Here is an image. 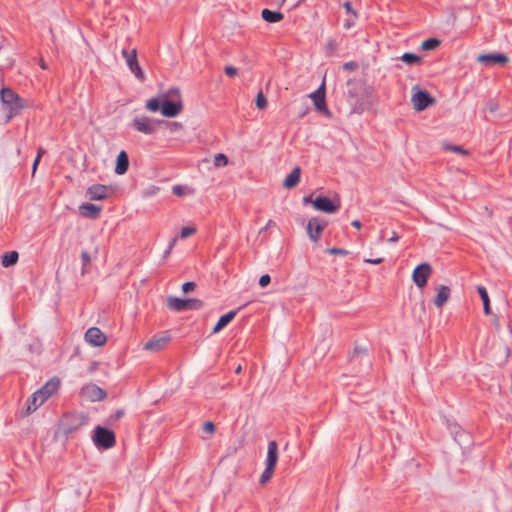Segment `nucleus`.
Segmentation results:
<instances>
[{
    "label": "nucleus",
    "instance_id": "f257e3e1",
    "mask_svg": "<svg viewBox=\"0 0 512 512\" xmlns=\"http://www.w3.org/2000/svg\"><path fill=\"white\" fill-rule=\"evenodd\" d=\"M183 109L180 91L171 88L162 95L161 113L165 117H175Z\"/></svg>",
    "mask_w": 512,
    "mask_h": 512
},
{
    "label": "nucleus",
    "instance_id": "f03ea898",
    "mask_svg": "<svg viewBox=\"0 0 512 512\" xmlns=\"http://www.w3.org/2000/svg\"><path fill=\"white\" fill-rule=\"evenodd\" d=\"M88 417L79 413H65L60 421V430L69 435L87 423Z\"/></svg>",
    "mask_w": 512,
    "mask_h": 512
},
{
    "label": "nucleus",
    "instance_id": "7ed1b4c3",
    "mask_svg": "<svg viewBox=\"0 0 512 512\" xmlns=\"http://www.w3.org/2000/svg\"><path fill=\"white\" fill-rule=\"evenodd\" d=\"M167 306L169 309L181 312L188 310H200L203 308L204 303L200 299L188 298L181 299L170 296L167 298Z\"/></svg>",
    "mask_w": 512,
    "mask_h": 512
},
{
    "label": "nucleus",
    "instance_id": "20e7f679",
    "mask_svg": "<svg viewBox=\"0 0 512 512\" xmlns=\"http://www.w3.org/2000/svg\"><path fill=\"white\" fill-rule=\"evenodd\" d=\"M93 441L97 447L110 449L116 443V437L112 430L97 426L94 430Z\"/></svg>",
    "mask_w": 512,
    "mask_h": 512
},
{
    "label": "nucleus",
    "instance_id": "39448f33",
    "mask_svg": "<svg viewBox=\"0 0 512 512\" xmlns=\"http://www.w3.org/2000/svg\"><path fill=\"white\" fill-rule=\"evenodd\" d=\"M412 92L411 101L414 109L417 111H423L428 106L435 103V99L427 91L421 90L418 86H413Z\"/></svg>",
    "mask_w": 512,
    "mask_h": 512
},
{
    "label": "nucleus",
    "instance_id": "423d86ee",
    "mask_svg": "<svg viewBox=\"0 0 512 512\" xmlns=\"http://www.w3.org/2000/svg\"><path fill=\"white\" fill-rule=\"evenodd\" d=\"M164 120H157L146 116L137 117L133 120L132 126L141 133L150 135L155 133L158 126H162Z\"/></svg>",
    "mask_w": 512,
    "mask_h": 512
},
{
    "label": "nucleus",
    "instance_id": "0eeeda50",
    "mask_svg": "<svg viewBox=\"0 0 512 512\" xmlns=\"http://www.w3.org/2000/svg\"><path fill=\"white\" fill-rule=\"evenodd\" d=\"M0 98L3 104L9 107L11 113L19 111L23 107L22 99L10 88H2Z\"/></svg>",
    "mask_w": 512,
    "mask_h": 512
},
{
    "label": "nucleus",
    "instance_id": "6e6552de",
    "mask_svg": "<svg viewBox=\"0 0 512 512\" xmlns=\"http://www.w3.org/2000/svg\"><path fill=\"white\" fill-rule=\"evenodd\" d=\"M432 273V267L428 263H422L415 267L412 273V279L418 288H424L427 285L428 278Z\"/></svg>",
    "mask_w": 512,
    "mask_h": 512
},
{
    "label": "nucleus",
    "instance_id": "1a4fd4ad",
    "mask_svg": "<svg viewBox=\"0 0 512 512\" xmlns=\"http://www.w3.org/2000/svg\"><path fill=\"white\" fill-rule=\"evenodd\" d=\"M326 226H327L326 221L320 220L317 217L311 218L307 224V234H308L309 238L312 241L317 242L320 239L321 234L324 231V229L326 228Z\"/></svg>",
    "mask_w": 512,
    "mask_h": 512
},
{
    "label": "nucleus",
    "instance_id": "9d476101",
    "mask_svg": "<svg viewBox=\"0 0 512 512\" xmlns=\"http://www.w3.org/2000/svg\"><path fill=\"white\" fill-rule=\"evenodd\" d=\"M81 395L92 401H102L106 398V392L95 384H88L81 389Z\"/></svg>",
    "mask_w": 512,
    "mask_h": 512
},
{
    "label": "nucleus",
    "instance_id": "9b49d317",
    "mask_svg": "<svg viewBox=\"0 0 512 512\" xmlns=\"http://www.w3.org/2000/svg\"><path fill=\"white\" fill-rule=\"evenodd\" d=\"M313 207L325 213H336L340 208V203H335L325 196H319L313 201Z\"/></svg>",
    "mask_w": 512,
    "mask_h": 512
},
{
    "label": "nucleus",
    "instance_id": "f8f14e48",
    "mask_svg": "<svg viewBox=\"0 0 512 512\" xmlns=\"http://www.w3.org/2000/svg\"><path fill=\"white\" fill-rule=\"evenodd\" d=\"M84 338L87 343L94 347L103 346L107 341L105 334L98 327L89 328Z\"/></svg>",
    "mask_w": 512,
    "mask_h": 512
},
{
    "label": "nucleus",
    "instance_id": "ddd939ff",
    "mask_svg": "<svg viewBox=\"0 0 512 512\" xmlns=\"http://www.w3.org/2000/svg\"><path fill=\"white\" fill-rule=\"evenodd\" d=\"M310 98L313 100L317 111L330 114L325 100V83L323 82L320 87L313 93L310 94Z\"/></svg>",
    "mask_w": 512,
    "mask_h": 512
},
{
    "label": "nucleus",
    "instance_id": "4468645a",
    "mask_svg": "<svg viewBox=\"0 0 512 512\" xmlns=\"http://www.w3.org/2000/svg\"><path fill=\"white\" fill-rule=\"evenodd\" d=\"M126 63L130 71L134 74V76L141 82H144L146 77L141 67L139 66L137 52L135 49L130 51L129 58L127 59Z\"/></svg>",
    "mask_w": 512,
    "mask_h": 512
},
{
    "label": "nucleus",
    "instance_id": "2eb2a0df",
    "mask_svg": "<svg viewBox=\"0 0 512 512\" xmlns=\"http://www.w3.org/2000/svg\"><path fill=\"white\" fill-rule=\"evenodd\" d=\"M350 362L353 365H364L367 369L371 366V361L369 359L367 350L365 348L356 347L354 352L350 356Z\"/></svg>",
    "mask_w": 512,
    "mask_h": 512
},
{
    "label": "nucleus",
    "instance_id": "dca6fc26",
    "mask_svg": "<svg viewBox=\"0 0 512 512\" xmlns=\"http://www.w3.org/2000/svg\"><path fill=\"white\" fill-rule=\"evenodd\" d=\"M477 60L480 63L490 66L493 64H506L508 62V57L502 53L480 54Z\"/></svg>",
    "mask_w": 512,
    "mask_h": 512
},
{
    "label": "nucleus",
    "instance_id": "f3484780",
    "mask_svg": "<svg viewBox=\"0 0 512 512\" xmlns=\"http://www.w3.org/2000/svg\"><path fill=\"white\" fill-rule=\"evenodd\" d=\"M108 193V186L102 184H94L87 189L90 200H104L108 197Z\"/></svg>",
    "mask_w": 512,
    "mask_h": 512
},
{
    "label": "nucleus",
    "instance_id": "a211bd4d",
    "mask_svg": "<svg viewBox=\"0 0 512 512\" xmlns=\"http://www.w3.org/2000/svg\"><path fill=\"white\" fill-rule=\"evenodd\" d=\"M60 381L58 378H52L45 385H43L36 392L42 396L43 402H45L53 393L59 388Z\"/></svg>",
    "mask_w": 512,
    "mask_h": 512
},
{
    "label": "nucleus",
    "instance_id": "6ab92c4d",
    "mask_svg": "<svg viewBox=\"0 0 512 512\" xmlns=\"http://www.w3.org/2000/svg\"><path fill=\"white\" fill-rule=\"evenodd\" d=\"M170 341V336L154 337L145 343L144 349L152 352H157L163 349Z\"/></svg>",
    "mask_w": 512,
    "mask_h": 512
},
{
    "label": "nucleus",
    "instance_id": "aec40b11",
    "mask_svg": "<svg viewBox=\"0 0 512 512\" xmlns=\"http://www.w3.org/2000/svg\"><path fill=\"white\" fill-rule=\"evenodd\" d=\"M79 209L84 217L90 219H97L101 213V207L92 203H83Z\"/></svg>",
    "mask_w": 512,
    "mask_h": 512
},
{
    "label": "nucleus",
    "instance_id": "412c9836",
    "mask_svg": "<svg viewBox=\"0 0 512 512\" xmlns=\"http://www.w3.org/2000/svg\"><path fill=\"white\" fill-rule=\"evenodd\" d=\"M278 461V445L276 441H270L268 443V451H267V459H266V467H271L275 469V466Z\"/></svg>",
    "mask_w": 512,
    "mask_h": 512
},
{
    "label": "nucleus",
    "instance_id": "4be33fe9",
    "mask_svg": "<svg viewBox=\"0 0 512 512\" xmlns=\"http://www.w3.org/2000/svg\"><path fill=\"white\" fill-rule=\"evenodd\" d=\"M129 167V157L125 151H121L116 159L115 173L123 175L127 172Z\"/></svg>",
    "mask_w": 512,
    "mask_h": 512
},
{
    "label": "nucleus",
    "instance_id": "5701e85b",
    "mask_svg": "<svg viewBox=\"0 0 512 512\" xmlns=\"http://www.w3.org/2000/svg\"><path fill=\"white\" fill-rule=\"evenodd\" d=\"M300 177L301 169L299 166H296L283 181V187L286 189L294 188L299 183Z\"/></svg>",
    "mask_w": 512,
    "mask_h": 512
},
{
    "label": "nucleus",
    "instance_id": "b1692460",
    "mask_svg": "<svg viewBox=\"0 0 512 512\" xmlns=\"http://www.w3.org/2000/svg\"><path fill=\"white\" fill-rule=\"evenodd\" d=\"M237 310L229 311L228 313L222 315L216 325L213 328V333L220 332L224 327H226L236 316Z\"/></svg>",
    "mask_w": 512,
    "mask_h": 512
},
{
    "label": "nucleus",
    "instance_id": "393cba45",
    "mask_svg": "<svg viewBox=\"0 0 512 512\" xmlns=\"http://www.w3.org/2000/svg\"><path fill=\"white\" fill-rule=\"evenodd\" d=\"M43 398L37 392H34L27 400V408L24 415H29L43 404Z\"/></svg>",
    "mask_w": 512,
    "mask_h": 512
},
{
    "label": "nucleus",
    "instance_id": "a878e982",
    "mask_svg": "<svg viewBox=\"0 0 512 512\" xmlns=\"http://www.w3.org/2000/svg\"><path fill=\"white\" fill-rule=\"evenodd\" d=\"M449 296H450V288L448 286L441 285L438 288L437 295L434 299V304L438 308H441L447 302V300L449 299Z\"/></svg>",
    "mask_w": 512,
    "mask_h": 512
},
{
    "label": "nucleus",
    "instance_id": "bb28decb",
    "mask_svg": "<svg viewBox=\"0 0 512 512\" xmlns=\"http://www.w3.org/2000/svg\"><path fill=\"white\" fill-rule=\"evenodd\" d=\"M262 18L268 23H277L280 22L284 16L282 13L277 11H272L269 9H263L261 12Z\"/></svg>",
    "mask_w": 512,
    "mask_h": 512
},
{
    "label": "nucleus",
    "instance_id": "cd10ccee",
    "mask_svg": "<svg viewBox=\"0 0 512 512\" xmlns=\"http://www.w3.org/2000/svg\"><path fill=\"white\" fill-rule=\"evenodd\" d=\"M477 291L483 301V310L486 315L491 314V308H490V300L487 293V290L484 286H478Z\"/></svg>",
    "mask_w": 512,
    "mask_h": 512
},
{
    "label": "nucleus",
    "instance_id": "c85d7f7f",
    "mask_svg": "<svg viewBox=\"0 0 512 512\" xmlns=\"http://www.w3.org/2000/svg\"><path fill=\"white\" fill-rule=\"evenodd\" d=\"M19 254L16 251L7 252L2 256V265L4 267H10L15 265L18 261Z\"/></svg>",
    "mask_w": 512,
    "mask_h": 512
},
{
    "label": "nucleus",
    "instance_id": "c756f323",
    "mask_svg": "<svg viewBox=\"0 0 512 512\" xmlns=\"http://www.w3.org/2000/svg\"><path fill=\"white\" fill-rule=\"evenodd\" d=\"M400 59L408 65H416L422 63V57L410 52L404 53Z\"/></svg>",
    "mask_w": 512,
    "mask_h": 512
},
{
    "label": "nucleus",
    "instance_id": "7c9ffc66",
    "mask_svg": "<svg viewBox=\"0 0 512 512\" xmlns=\"http://www.w3.org/2000/svg\"><path fill=\"white\" fill-rule=\"evenodd\" d=\"M162 97L161 98H151L146 102V109L151 112H156L161 110Z\"/></svg>",
    "mask_w": 512,
    "mask_h": 512
},
{
    "label": "nucleus",
    "instance_id": "2f4dec72",
    "mask_svg": "<svg viewBox=\"0 0 512 512\" xmlns=\"http://www.w3.org/2000/svg\"><path fill=\"white\" fill-rule=\"evenodd\" d=\"M440 40L437 38H429L422 42L421 49L425 51L434 50L440 45Z\"/></svg>",
    "mask_w": 512,
    "mask_h": 512
},
{
    "label": "nucleus",
    "instance_id": "473e14b6",
    "mask_svg": "<svg viewBox=\"0 0 512 512\" xmlns=\"http://www.w3.org/2000/svg\"><path fill=\"white\" fill-rule=\"evenodd\" d=\"M213 162L215 167H223L228 164V158L225 154L218 153L214 156Z\"/></svg>",
    "mask_w": 512,
    "mask_h": 512
},
{
    "label": "nucleus",
    "instance_id": "72a5a7b5",
    "mask_svg": "<svg viewBox=\"0 0 512 512\" xmlns=\"http://www.w3.org/2000/svg\"><path fill=\"white\" fill-rule=\"evenodd\" d=\"M444 149L450 150L454 153H459L463 156L469 155V152L467 150H465L463 147L458 146V145L445 144Z\"/></svg>",
    "mask_w": 512,
    "mask_h": 512
},
{
    "label": "nucleus",
    "instance_id": "f704fd0d",
    "mask_svg": "<svg viewBox=\"0 0 512 512\" xmlns=\"http://www.w3.org/2000/svg\"><path fill=\"white\" fill-rule=\"evenodd\" d=\"M273 473H274V468L266 467L265 470L261 474L260 483L265 484L266 482H268L272 478Z\"/></svg>",
    "mask_w": 512,
    "mask_h": 512
},
{
    "label": "nucleus",
    "instance_id": "c9c22d12",
    "mask_svg": "<svg viewBox=\"0 0 512 512\" xmlns=\"http://www.w3.org/2000/svg\"><path fill=\"white\" fill-rule=\"evenodd\" d=\"M81 261H82V274H85L86 273V267L91 262V256L89 255V253L87 251H83L81 253Z\"/></svg>",
    "mask_w": 512,
    "mask_h": 512
},
{
    "label": "nucleus",
    "instance_id": "e433bc0d",
    "mask_svg": "<svg viewBox=\"0 0 512 512\" xmlns=\"http://www.w3.org/2000/svg\"><path fill=\"white\" fill-rule=\"evenodd\" d=\"M256 106L258 109H264L267 106V99L261 91L257 94Z\"/></svg>",
    "mask_w": 512,
    "mask_h": 512
},
{
    "label": "nucleus",
    "instance_id": "4c0bfd02",
    "mask_svg": "<svg viewBox=\"0 0 512 512\" xmlns=\"http://www.w3.org/2000/svg\"><path fill=\"white\" fill-rule=\"evenodd\" d=\"M162 125H164L166 128H169L171 132H175L183 128V125L179 122H168L164 120Z\"/></svg>",
    "mask_w": 512,
    "mask_h": 512
},
{
    "label": "nucleus",
    "instance_id": "58836bf2",
    "mask_svg": "<svg viewBox=\"0 0 512 512\" xmlns=\"http://www.w3.org/2000/svg\"><path fill=\"white\" fill-rule=\"evenodd\" d=\"M194 233H196V228H194V227H183L181 229V232H180V237L181 238H187V237L193 235Z\"/></svg>",
    "mask_w": 512,
    "mask_h": 512
},
{
    "label": "nucleus",
    "instance_id": "ea45409f",
    "mask_svg": "<svg viewBox=\"0 0 512 512\" xmlns=\"http://www.w3.org/2000/svg\"><path fill=\"white\" fill-rule=\"evenodd\" d=\"M327 253H329L331 255L345 256L348 254V251L345 249H342V248L333 247V248H328Z\"/></svg>",
    "mask_w": 512,
    "mask_h": 512
},
{
    "label": "nucleus",
    "instance_id": "a19ab883",
    "mask_svg": "<svg viewBox=\"0 0 512 512\" xmlns=\"http://www.w3.org/2000/svg\"><path fill=\"white\" fill-rule=\"evenodd\" d=\"M123 416H124V410L123 409H118L114 414H112L109 417V423L116 422L119 419H121Z\"/></svg>",
    "mask_w": 512,
    "mask_h": 512
},
{
    "label": "nucleus",
    "instance_id": "79ce46f5",
    "mask_svg": "<svg viewBox=\"0 0 512 512\" xmlns=\"http://www.w3.org/2000/svg\"><path fill=\"white\" fill-rule=\"evenodd\" d=\"M215 425L211 421H207L203 424V431L212 435L215 432Z\"/></svg>",
    "mask_w": 512,
    "mask_h": 512
},
{
    "label": "nucleus",
    "instance_id": "37998d69",
    "mask_svg": "<svg viewBox=\"0 0 512 512\" xmlns=\"http://www.w3.org/2000/svg\"><path fill=\"white\" fill-rule=\"evenodd\" d=\"M271 282V278L268 274H264L260 277L259 279V285L261 287H266L269 285V283Z\"/></svg>",
    "mask_w": 512,
    "mask_h": 512
},
{
    "label": "nucleus",
    "instance_id": "c03bdc74",
    "mask_svg": "<svg viewBox=\"0 0 512 512\" xmlns=\"http://www.w3.org/2000/svg\"><path fill=\"white\" fill-rule=\"evenodd\" d=\"M224 72L227 76L234 77L237 75L238 70H237V68H235L233 66H226L224 69Z\"/></svg>",
    "mask_w": 512,
    "mask_h": 512
},
{
    "label": "nucleus",
    "instance_id": "a18cd8bd",
    "mask_svg": "<svg viewBox=\"0 0 512 512\" xmlns=\"http://www.w3.org/2000/svg\"><path fill=\"white\" fill-rule=\"evenodd\" d=\"M196 287V284L194 282H186L182 285V291L184 293H188L190 291H193Z\"/></svg>",
    "mask_w": 512,
    "mask_h": 512
},
{
    "label": "nucleus",
    "instance_id": "49530a36",
    "mask_svg": "<svg viewBox=\"0 0 512 512\" xmlns=\"http://www.w3.org/2000/svg\"><path fill=\"white\" fill-rule=\"evenodd\" d=\"M358 64L356 62L350 61L343 64V69L347 71H352L357 69Z\"/></svg>",
    "mask_w": 512,
    "mask_h": 512
},
{
    "label": "nucleus",
    "instance_id": "de8ad7c7",
    "mask_svg": "<svg viewBox=\"0 0 512 512\" xmlns=\"http://www.w3.org/2000/svg\"><path fill=\"white\" fill-rule=\"evenodd\" d=\"M176 242H177V238H173V239L171 240V242L169 243L168 248L166 249V251H165V253H164V257H167V256L171 253V251H172V249L174 248V246H175Z\"/></svg>",
    "mask_w": 512,
    "mask_h": 512
},
{
    "label": "nucleus",
    "instance_id": "09e8293b",
    "mask_svg": "<svg viewBox=\"0 0 512 512\" xmlns=\"http://www.w3.org/2000/svg\"><path fill=\"white\" fill-rule=\"evenodd\" d=\"M183 189H184V188H183V186H181V185H175V186L173 187V193H174L175 195H177V196H182V195H184V191H183Z\"/></svg>",
    "mask_w": 512,
    "mask_h": 512
},
{
    "label": "nucleus",
    "instance_id": "8fccbe9b",
    "mask_svg": "<svg viewBox=\"0 0 512 512\" xmlns=\"http://www.w3.org/2000/svg\"><path fill=\"white\" fill-rule=\"evenodd\" d=\"M383 261H384L383 258H375V259L367 258L364 260L365 263H369V264H381Z\"/></svg>",
    "mask_w": 512,
    "mask_h": 512
},
{
    "label": "nucleus",
    "instance_id": "3c124183",
    "mask_svg": "<svg viewBox=\"0 0 512 512\" xmlns=\"http://www.w3.org/2000/svg\"><path fill=\"white\" fill-rule=\"evenodd\" d=\"M399 235L396 232H393L391 237L388 239L389 243H396L399 240Z\"/></svg>",
    "mask_w": 512,
    "mask_h": 512
},
{
    "label": "nucleus",
    "instance_id": "603ef678",
    "mask_svg": "<svg viewBox=\"0 0 512 512\" xmlns=\"http://www.w3.org/2000/svg\"><path fill=\"white\" fill-rule=\"evenodd\" d=\"M493 324H494L495 329L497 331H500L501 326H500V322H499V319L497 316L494 317Z\"/></svg>",
    "mask_w": 512,
    "mask_h": 512
},
{
    "label": "nucleus",
    "instance_id": "864d4df0",
    "mask_svg": "<svg viewBox=\"0 0 512 512\" xmlns=\"http://www.w3.org/2000/svg\"><path fill=\"white\" fill-rule=\"evenodd\" d=\"M343 6H344V8H345V10H346L347 12H349V13H354V11H353V9H352V5H351V3H350V2H345Z\"/></svg>",
    "mask_w": 512,
    "mask_h": 512
},
{
    "label": "nucleus",
    "instance_id": "5fc2aeb1",
    "mask_svg": "<svg viewBox=\"0 0 512 512\" xmlns=\"http://www.w3.org/2000/svg\"><path fill=\"white\" fill-rule=\"evenodd\" d=\"M46 153V151L42 148V147H39L38 148V151H37V156L36 158H38V160H41L42 156Z\"/></svg>",
    "mask_w": 512,
    "mask_h": 512
},
{
    "label": "nucleus",
    "instance_id": "6e6d98bb",
    "mask_svg": "<svg viewBox=\"0 0 512 512\" xmlns=\"http://www.w3.org/2000/svg\"><path fill=\"white\" fill-rule=\"evenodd\" d=\"M39 162L40 160H38V158H35L34 162H33V167H32V175L34 176L36 170H37V167L39 165Z\"/></svg>",
    "mask_w": 512,
    "mask_h": 512
},
{
    "label": "nucleus",
    "instance_id": "4d7b16f0",
    "mask_svg": "<svg viewBox=\"0 0 512 512\" xmlns=\"http://www.w3.org/2000/svg\"><path fill=\"white\" fill-rule=\"evenodd\" d=\"M313 201H314V200L312 199V195H308V196H305V197L303 198V203H304V204H308V203H312V204H313Z\"/></svg>",
    "mask_w": 512,
    "mask_h": 512
},
{
    "label": "nucleus",
    "instance_id": "13d9d810",
    "mask_svg": "<svg viewBox=\"0 0 512 512\" xmlns=\"http://www.w3.org/2000/svg\"><path fill=\"white\" fill-rule=\"evenodd\" d=\"M351 224L353 227H355L357 229L361 228V222L359 220H353Z\"/></svg>",
    "mask_w": 512,
    "mask_h": 512
},
{
    "label": "nucleus",
    "instance_id": "bf43d9fd",
    "mask_svg": "<svg viewBox=\"0 0 512 512\" xmlns=\"http://www.w3.org/2000/svg\"><path fill=\"white\" fill-rule=\"evenodd\" d=\"M328 49L333 50L335 49V42L333 40H330L327 44Z\"/></svg>",
    "mask_w": 512,
    "mask_h": 512
},
{
    "label": "nucleus",
    "instance_id": "052dcab7",
    "mask_svg": "<svg viewBox=\"0 0 512 512\" xmlns=\"http://www.w3.org/2000/svg\"><path fill=\"white\" fill-rule=\"evenodd\" d=\"M130 51L123 49L122 50V56L127 60L129 58Z\"/></svg>",
    "mask_w": 512,
    "mask_h": 512
},
{
    "label": "nucleus",
    "instance_id": "680f3d73",
    "mask_svg": "<svg viewBox=\"0 0 512 512\" xmlns=\"http://www.w3.org/2000/svg\"><path fill=\"white\" fill-rule=\"evenodd\" d=\"M275 225V222L273 220H269L266 224V226L264 227V229H269L270 227L274 226Z\"/></svg>",
    "mask_w": 512,
    "mask_h": 512
},
{
    "label": "nucleus",
    "instance_id": "e2e57ef3",
    "mask_svg": "<svg viewBox=\"0 0 512 512\" xmlns=\"http://www.w3.org/2000/svg\"><path fill=\"white\" fill-rule=\"evenodd\" d=\"M40 67H41L42 69H47V68H48V66H47V64L45 63V61H44V60H41V61H40Z\"/></svg>",
    "mask_w": 512,
    "mask_h": 512
},
{
    "label": "nucleus",
    "instance_id": "0e129e2a",
    "mask_svg": "<svg viewBox=\"0 0 512 512\" xmlns=\"http://www.w3.org/2000/svg\"><path fill=\"white\" fill-rule=\"evenodd\" d=\"M496 109H497V105H496V104H491V105L489 106V110H490L491 112H495V111H496Z\"/></svg>",
    "mask_w": 512,
    "mask_h": 512
},
{
    "label": "nucleus",
    "instance_id": "69168bd1",
    "mask_svg": "<svg viewBox=\"0 0 512 512\" xmlns=\"http://www.w3.org/2000/svg\"><path fill=\"white\" fill-rule=\"evenodd\" d=\"M240 372H241V366H238L236 369V373H240Z\"/></svg>",
    "mask_w": 512,
    "mask_h": 512
},
{
    "label": "nucleus",
    "instance_id": "338daca9",
    "mask_svg": "<svg viewBox=\"0 0 512 512\" xmlns=\"http://www.w3.org/2000/svg\"><path fill=\"white\" fill-rule=\"evenodd\" d=\"M281 1V4H284L286 0H280Z\"/></svg>",
    "mask_w": 512,
    "mask_h": 512
}]
</instances>
